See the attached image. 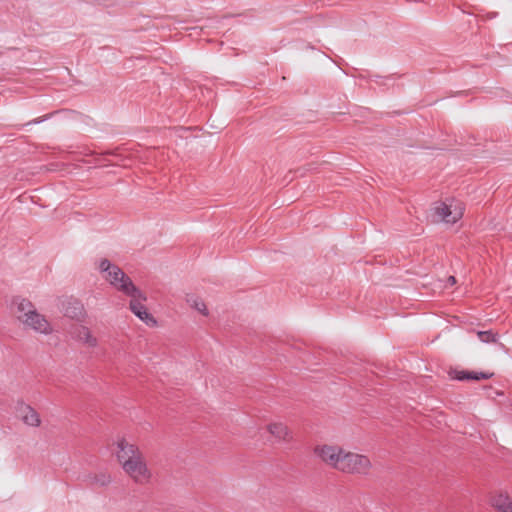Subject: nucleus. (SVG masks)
Here are the masks:
<instances>
[{
  "mask_svg": "<svg viewBox=\"0 0 512 512\" xmlns=\"http://www.w3.org/2000/svg\"><path fill=\"white\" fill-rule=\"evenodd\" d=\"M186 302L191 308L195 309L201 315H203V316L209 315V310H208L205 302L200 297H198L196 295H187Z\"/></svg>",
  "mask_w": 512,
  "mask_h": 512,
  "instance_id": "nucleus-11",
  "label": "nucleus"
},
{
  "mask_svg": "<svg viewBox=\"0 0 512 512\" xmlns=\"http://www.w3.org/2000/svg\"><path fill=\"white\" fill-rule=\"evenodd\" d=\"M510 503H512L510 496L504 492H497L493 494L490 499V504L492 507L497 509L499 512L507 507Z\"/></svg>",
  "mask_w": 512,
  "mask_h": 512,
  "instance_id": "nucleus-10",
  "label": "nucleus"
},
{
  "mask_svg": "<svg viewBox=\"0 0 512 512\" xmlns=\"http://www.w3.org/2000/svg\"><path fill=\"white\" fill-rule=\"evenodd\" d=\"M98 267L105 281L122 294L127 296L137 289L131 278L109 260L102 259Z\"/></svg>",
  "mask_w": 512,
  "mask_h": 512,
  "instance_id": "nucleus-4",
  "label": "nucleus"
},
{
  "mask_svg": "<svg viewBox=\"0 0 512 512\" xmlns=\"http://www.w3.org/2000/svg\"><path fill=\"white\" fill-rule=\"evenodd\" d=\"M493 376L492 372H465L459 371L456 372L454 378L458 380H481V379H489Z\"/></svg>",
  "mask_w": 512,
  "mask_h": 512,
  "instance_id": "nucleus-12",
  "label": "nucleus"
},
{
  "mask_svg": "<svg viewBox=\"0 0 512 512\" xmlns=\"http://www.w3.org/2000/svg\"><path fill=\"white\" fill-rule=\"evenodd\" d=\"M464 211V203L456 198H446L436 202L433 207L434 217L446 224H454L459 221L463 217Z\"/></svg>",
  "mask_w": 512,
  "mask_h": 512,
  "instance_id": "nucleus-5",
  "label": "nucleus"
},
{
  "mask_svg": "<svg viewBox=\"0 0 512 512\" xmlns=\"http://www.w3.org/2000/svg\"><path fill=\"white\" fill-rule=\"evenodd\" d=\"M500 512H512V502Z\"/></svg>",
  "mask_w": 512,
  "mask_h": 512,
  "instance_id": "nucleus-14",
  "label": "nucleus"
},
{
  "mask_svg": "<svg viewBox=\"0 0 512 512\" xmlns=\"http://www.w3.org/2000/svg\"><path fill=\"white\" fill-rule=\"evenodd\" d=\"M448 283H449L450 285H454V284L456 283V279H455V277H454V276H450V277L448 278Z\"/></svg>",
  "mask_w": 512,
  "mask_h": 512,
  "instance_id": "nucleus-15",
  "label": "nucleus"
},
{
  "mask_svg": "<svg viewBox=\"0 0 512 512\" xmlns=\"http://www.w3.org/2000/svg\"><path fill=\"white\" fill-rule=\"evenodd\" d=\"M265 430L277 444H290L294 441L292 429L283 421H270L265 425Z\"/></svg>",
  "mask_w": 512,
  "mask_h": 512,
  "instance_id": "nucleus-7",
  "label": "nucleus"
},
{
  "mask_svg": "<svg viewBox=\"0 0 512 512\" xmlns=\"http://www.w3.org/2000/svg\"><path fill=\"white\" fill-rule=\"evenodd\" d=\"M76 337L78 341L89 348H94L98 345V339L93 332L86 326H81L77 329Z\"/></svg>",
  "mask_w": 512,
  "mask_h": 512,
  "instance_id": "nucleus-9",
  "label": "nucleus"
},
{
  "mask_svg": "<svg viewBox=\"0 0 512 512\" xmlns=\"http://www.w3.org/2000/svg\"><path fill=\"white\" fill-rule=\"evenodd\" d=\"M127 296L131 298L129 303L130 310L148 326H155L157 324L156 319L149 313L144 305V302L147 300L145 293L137 288Z\"/></svg>",
  "mask_w": 512,
  "mask_h": 512,
  "instance_id": "nucleus-6",
  "label": "nucleus"
},
{
  "mask_svg": "<svg viewBox=\"0 0 512 512\" xmlns=\"http://www.w3.org/2000/svg\"><path fill=\"white\" fill-rule=\"evenodd\" d=\"M12 305L17 320L26 328L36 333L48 335L53 327L45 315L38 312L35 305L26 298L15 297Z\"/></svg>",
  "mask_w": 512,
  "mask_h": 512,
  "instance_id": "nucleus-3",
  "label": "nucleus"
},
{
  "mask_svg": "<svg viewBox=\"0 0 512 512\" xmlns=\"http://www.w3.org/2000/svg\"><path fill=\"white\" fill-rule=\"evenodd\" d=\"M19 418L30 427H39L41 418L39 413L30 405L20 403L17 408Z\"/></svg>",
  "mask_w": 512,
  "mask_h": 512,
  "instance_id": "nucleus-8",
  "label": "nucleus"
},
{
  "mask_svg": "<svg viewBox=\"0 0 512 512\" xmlns=\"http://www.w3.org/2000/svg\"><path fill=\"white\" fill-rule=\"evenodd\" d=\"M478 337L480 339V341L482 342H494L496 339H495V335L492 334L490 331H480L478 332Z\"/></svg>",
  "mask_w": 512,
  "mask_h": 512,
  "instance_id": "nucleus-13",
  "label": "nucleus"
},
{
  "mask_svg": "<svg viewBox=\"0 0 512 512\" xmlns=\"http://www.w3.org/2000/svg\"><path fill=\"white\" fill-rule=\"evenodd\" d=\"M116 458L124 473L136 484L147 485L153 473L140 447L125 437L116 442Z\"/></svg>",
  "mask_w": 512,
  "mask_h": 512,
  "instance_id": "nucleus-2",
  "label": "nucleus"
},
{
  "mask_svg": "<svg viewBox=\"0 0 512 512\" xmlns=\"http://www.w3.org/2000/svg\"><path fill=\"white\" fill-rule=\"evenodd\" d=\"M315 455L327 466L347 475L366 476L373 464L371 459L338 444H321L314 449Z\"/></svg>",
  "mask_w": 512,
  "mask_h": 512,
  "instance_id": "nucleus-1",
  "label": "nucleus"
}]
</instances>
